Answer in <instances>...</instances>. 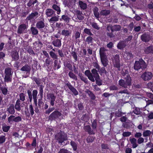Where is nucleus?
Listing matches in <instances>:
<instances>
[{"label":"nucleus","mask_w":153,"mask_h":153,"mask_svg":"<svg viewBox=\"0 0 153 153\" xmlns=\"http://www.w3.org/2000/svg\"><path fill=\"white\" fill-rule=\"evenodd\" d=\"M91 72L89 70H86L85 72V74L88 79L92 82H94L95 80L96 84L99 86L102 85V82L100 80V76L98 73L97 70L95 69L91 70Z\"/></svg>","instance_id":"obj_1"},{"label":"nucleus","mask_w":153,"mask_h":153,"mask_svg":"<svg viewBox=\"0 0 153 153\" xmlns=\"http://www.w3.org/2000/svg\"><path fill=\"white\" fill-rule=\"evenodd\" d=\"M119 85L125 88H128L131 85V79L129 74L125 76L124 79H120L118 81Z\"/></svg>","instance_id":"obj_2"},{"label":"nucleus","mask_w":153,"mask_h":153,"mask_svg":"<svg viewBox=\"0 0 153 153\" xmlns=\"http://www.w3.org/2000/svg\"><path fill=\"white\" fill-rule=\"evenodd\" d=\"M121 28V26L119 25H107L106 29L109 32L107 33V35L110 38L114 37V35L113 34V32L115 31H120Z\"/></svg>","instance_id":"obj_3"},{"label":"nucleus","mask_w":153,"mask_h":153,"mask_svg":"<svg viewBox=\"0 0 153 153\" xmlns=\"http://www.w3.org/2000/svg\"><path fill=\"white\" fill-rule=\"evenodd\" d=\"M67 134L64 132L60 131L55 136V140L59 144H62L64 141L68 139Z\"/></svg>","instance_id":"obj_4"},{"label":"nucleus","mask_w":153,"mask_h":153,"mask_svg":"<svg viewBox=\"0 0 153 153\" xmlns=\"http://www.w3.org/2000/svg\"><path fill=\"white\" fill-rule=\"evenodd\" d=\"M4 72L5 75L4 77L5 82H11L12 81V76L13 73V71L11 68L7 67L5 69Z\"/></svg>","instance_id":"obj_5"},{"label":"nucleus","mask_w":153,"mask_h":153,"mask_svg":"<svg viewBox=\"0 0 153 153\" xmlns=\"http://www.w3.org/2000/svg\"><path fill=\"white\" fill-rule=\"evenodd\" d=\"M146 65L144 61L142 59L139 61H135L134 64V68L135 70L138 71L141 69L143 70L146 68Z\"/></svg>","instance_id":"obj_6"},{"label":"nucleus","mask_w":153,"mask_h":153,"mask_svg":"<svg viewBox=\"0 0 153 153\" xmlns=\"http://www.w3.org/2000/svg\"><path fill=\"white\" fill-rule=\"evenodd\" d=\"M62 115V113L58 110H55L49 116L48 119L51 121L59 119Z\"/></svg>","instance_id":"obj_7"},{"label":"nucleus","mask_w":153,"mask_h":153,"mask_svg":"<svg viewBox=\"0 0 153 153\" xmlns=\"http://www.w3.org/2000/svg\"><path fill=\"white\" fill-rule=\"evenodd\" d=\"M114 59L113 60L114 66L117 68L118 71L120 70V63L119 55L116 54L114 57Z\"/></svg>","instance_id":"obj_8"},{"label":"nucleus","mask_w":153,"mask_h":153,"mask_svg":"<svg viewBox=\"0 0 153 153\" xmlns=\"http://www.w3.org/2000/svg\"><path fill=\"white\" fill-rule=\"evenodd\" d=\"M65 84L75 96H76L78 94V91L69 81H67L65 83Z\"/></svg>","instance_id":"obj_9"},{"label":"nucleus","mask_w":153,"mask_h":153,"mask_svg":"<svg viewBox=\"0 0 153 153\" xmlns=\"http://www.w3.org/2000/svg\"><path fill=\"white\" fill-rule=\"evenodd\" d=\"M32 79L35 82L36 85H37L39 87V92H40V89L42 91H42H43V89L44 87V86L42 85H40L42 83V79L39 78H37L35 77H33Z\"/></svg>","instance_id":"obj_10"},{"label":"nucleus","mask_w":153,"mask_h":153,"mask_svg":"<svg viewBox=\"0 0 153 153\" xmlns=\"http://www.w3.org/2000/svg\"><path fill=\"white\" fill-rule=\"evenodd\" d=\"M27 28V26L25 24H21L18 26L17 33L20 34L25 33Z\"/></svg>","instance_id":"obj_11"},{"label":"nucleus","mask_w":153,"mask_h":153,"mask_svg":"<svg viewBox=\"0 0 153 153\" xmlns=\"http://www.w3.org/2000/svg\"><path fill=\"white\" fill-rule=\"evenodd\" d=\"M152 73L149 72H145L141 76V78L144 81L149 80L152 78Z\"/></svg>","instance_id":"obj_12"},{"label":"nucleus","mask_w":153,"mask_h":153,"mask_svg":"<svg viewBox=\"0 0 153 153\" xmlns=\"http://www.w3.org/2000/svg\"><path fill=\"white\" fill-rule=\"evenodd\" d=\"M39 15L40 14L37 11H35L31 13L29 16H27L26 19V20L27 21H30L34 19H36Z\"/></svg>","instance_id":"obj_13"},{"label":"nucleus","mask_w":153,"mask_h":153,"mask_svg":"<svg viewBox=\"0 0 153 153\" xmlns=\"http://www.w3.org/2000/svg\"><path fill=\"white\" fill-rule=\"evenodd\" d=\"M140 38L143 42H149L151 39L150 35L146 33L142 34Z\"/></svg>","instance_id":"obj_14"},{"label":"nucleus","mask_w":153,"mask_h":153,"mask_svg":"<svg viewBox=\"0 0 153 153\" xmlns=\"http://www.w3.org/2000/svg\"><path fill=\"white\" fill-rule=\"evenodd\" d=\"M39 4V3L37 0H32L29 1L27 4V5L28 7H33L35 4V7L36 8L38 6Z\"/></svg>","instance_id":"obj_15"},{"label":"nucleus","mask_w":153,"mask_h":153,"mask_svg":"<svg viewBox=\"0 0 153 153\" xmlns=\"http://www.w3.org/2000/svg\"><path fill=\"white\" fill-rule=\"evenodd\" d=\"M143 51L146 54H153V45H151L149 46L144 48Z\"/></svg>","instance_id":"obj_16"},{"label":"nucleus","mask_w":153,"mask_h":153,"mask_svg":"<svg viewBox=\"0 0 153 153\" xmlns=\"http://www.w3.org/2000/svg\"><path fill=\"white\" fill-rule=\"evenodd\" d=\"M43 91H42L40 89V92H39V94L38 97L39 96V98L38 99V105L39 107L40 108L42 105L44 103L42 101V100L43 97Z\"/></svg>","instance_id":"obj_17"},{"label":"nucleus","mask_w":153,"mask_h":153,"mask_svg":"<svg viewBox=\"0 0 153 153\" xmlns=\"http://www.w3.org/2000/svg\"><path fill=\"white\" fill-rule=\"evenodd\" d=\"M52 44L56 48H60L62 45L61 39H55L52 42Z\"/></svg>","instance_id":"obj_18"},{"label":"nucleus","mask_w":153,"mask_h":153,"mask_svg":"<svg viewBox=\"0 0 153 153\" xmlns=\"http://www.w3.org/2000/svg\"><path fill=\"white\" fill-rule=\"evenodd\" d=\"M45 65L47 67V68L51 70L53 67V61L50 58L46 59L45 61Z\"/></svg>","instance_id":"obj_19"},{"label":"nucleus","mask_w":153,"mask_h":153,"mask_svg":"<svg viewBox=\"0 0 153 153\" xmlns=\"http://www.w3.org/2000/svg\"><path fill=\"white\" fill-rule=\"evenodd\" d=\"M48 97L50 99V103L51 105L53 106L55 104V101L56 96L53 93H50L48 94Z\"/></svg>","instance_id":"obj_20"},{"label":"nucleus","mask_w":153,"mask_h":153,"mask_svg":"<svg viewBox=\"0 0 153 153\" xmlns=\"http://www.w3.org/2000/svg\"><path fill=\"white\" fill-rule=\"evenodd\" d=\"M11 56L12 58V60L13 61H17L19 58V53L16 50L11 51Z\"/></svg>","instance_id":"obj_21"},{"label":"nucleus","mask_w":153,"mask_h":153,"mask_svg":"<svg viewBox=\"0 0 153 153\" xmlns=\"http://www.w3.org/2000/svg\"><path fill=\"white\" fill-rule=\"evenodd\" d=\"M107 51V50L104 47H101L99 50V54L100 58L107 56L106 53V52Z\"/></svg>","instance_id":"obj_22"},{"label":"nucleus","mask_w":153,"mask_h":153,"mask_svg":"<svg viewBox=\"0 0 153 153\" xmlns=\"http://www.w3.org/2000/svg\"><path fill=\"white\" fill-rule=\"evenodd\" d=\"M45 24L44 19L38 21L36 24V27L39 29L41 30L44 28L45 27Z\"/></svg>","instance_id":"obj_23"},{"label":"nucleus","mask_w":153,"mask_h":153,"mask_svg":"<svg viewBox=\"0 0 153 153\" xmlns=\"http://www.w3.org/2000/svg\"><path fill=\"white\" fill-rule=\"evenodd\" d=\"M61 62H58V59H55L54 61L53 68L54 70H58L61 67Z\"/></svg>","instance_id":"obj_24"},{"label":"nucleus","mask_w":153,"mask_h":153,"mask_svg":"<svg viewBox=\"0 0 153 153\" xmlns=\"http://www.w3.org/2000/svg\"><path fill=\"white\" fill-rule=\"evenodd\" d=\"M101 62L104 67H106L108 65V60L107 56L100 58Z\"/></svg>","instance_id":"obj_25"},{"label":"nucleus","mask_w":153,"mask_h":153,"mask_svg":"<svg viewBox=\"0 0 153 153\" xmlns=\"http://www.w3.org/2000/svg\"><path fill=\"white\" fill-rule=\"evenodd\" d=\"M70 19V17L65 14L62 15L61 18H60L59 20L60 21L63 20L65 22L68 23L69 22Z\"/></svg>","instance_id":"obj_26"},{"label":"nucleus","mask_w":153,"mask_h":153,"mask_svg":"<svg viewBox=\"0 0 153 153\" xmlns=\"http://www.w3.org/2000/svg\"><path fill=\"white\" fill-rule=\"evenodd\" d=\"M79 6L82 10H85L87 8V4L82 1L79 0L78 2Z\"/></svg>","instance_id":"obj_27"},{"label":"nucleus","mask_w":153,"mask_h":153,"mask_svg":"<svg viewBox=\"0 0 153 153\" xmlns=\"http://www.w3.org/2000/svg\"><path fill=\"white\" fill-rule=\"evenodd\" d=\"M7 111L11 114H14L15 113L14 107L13 104H11L8 108L7 109Z\"/></svg>","instance_id":"obj_28"},{"label":"nucleus","mask_w":153,"mask_h":153,"mask_svg":"<svg viewBox=\"0 0 153 153\" xmlns=\"http://www.w3.org/2000/svg\"><path fill=\"white\" fill-rule=\"evenodd\" d=\"M45 14L48 17H51L53 15L55 14V13L54 11L51 9H47L45 11Z\"/></svg>","instance_id":"obj_29"},{"label":"nucleus","mask_w":153,"mask_h":153,"mask_svg":"<svg viewBox=\"0 0 153 153\" xmlns=\"http://www.w3.org/2000/svg\"><path fill=\"white\" fill-rule=\"evenodd\" d=\"M126 46V42L124 41H120L117 44V48L118 49L122 50Z\"/></svg>","instance_id":"obj_30"},{"label":"nucleus","mask_w":153,"mask_h":153,"mask_svg":"<svg viewBox=\"0 0 153 153\" xmlns=\"http://www.w3.org/2000/svg\"><path fill=\"white\" fill-rule=\"evenodd\" d=\"M21 70L26 71L27 73H29L31 70V67L28 65L26 64L21 68Z\"/></svg>","instance_id":"obj_31"},{"label":"nucleus","mask_w":153,"mask_h":153,"mask_svg":"<svg viewBox=\"0 0 153 153\" xmlns=\"http://www.w3.org/2000/svg\"><path fill=\"white\" fill-rule=\"evenodd\" d=\"M85 92L88 94L89 97H90L91 100H95L96 97L92 92L88 89H87L85 91Z\"/></svg>","instance_id":"obj_32"},{"label":"nucleus","mask_w":153,"mask_h":153,"mask_svg":"<svg viewBox=\"0 0 153 153\" xmlns=\"http://www.w3.org/2000/svg\"><path fill=\"white\" fill-rule=\"evenodd\" d=\"M52 8L56 11V13L58 15L60 14L61 10L60 7L58 6L56 4H53L52 6Z\"/></svg>","instance_id":"obj_33"},{"label":"nucleus","mask_w":153,"mask_h":153,"mask_svg":"<svg viewBox=\"0 0 153 153\" xmlns=\"http://www.w3.org/2000/svg\"><path fill=\"white\" fill-rule=\"evenodd\" d=\"M80 119L83 123L87 122L89 120V116L86 114H83L81 117Z\"/></svg>","instance_id":"obj_34"},{"label":"nucleus","mask_w":153,"mask_h":153,"mask_svg":"<svg viewBox=\"0 0 153 153\" xmlns=\"http://www.w3.org/2000/svg\"><path fill=\"white\" fill-rule=\"evenodd\" d=\"M76 49H75V51H72L71 53V55L73 57L74 59V61L76 62L78 60V56L76 52H75V50Z\"/></svg>","instance_id":"obj_35"},{"label":"nucleus","mask_w":153,"mask_h":153,"mask_svg":"<svg viewBox=\"0 0 153 153\" xmlns=\"http://www.w3.org/2000/svg\"><path fill=\"white\" fill-rule=\"evenodd\" d=\"M71 31L69 30H63L61 32V34L65 37H68L71 34Z\"/></svg>","instance_id":"obj_36"},{"label":"nucleus","mask_w":153,"mask_h":153,"mask_svg":"<svg viewBox=\"0 0 153 153\" xmlns=\"http://www.w3.org/2000/svg\"><path fill=\"white\" fill-rule=\"evenodd\" d=\"M98 11V8L97 7H94L93 9V13L95 17L97 19L99 18V14Z\"/></svg>","instance_id":"obj_37"},{"label":"nucleus","mask_w":153,"mask_h":153,"mask_svg":"<svg viewBox=\"0 0 153 153\" xmlns=\"http://www.w3.org/2000/svg\"><path fill=\"white\" fill-rule=\"evenodd\" d=\"M68 75L70 78L76 81L77 80V78L76 76L73 73L72 71L69 72L68 74Z\"/></svg>","instance_id":"obj_38"},{"label":"nucleus","mask_w":153,"mask_h":153,"mask_svg":"<svg viewBox=\"0 0 153 153\" xmlns=\"http://www.w3.org/2000/svg\"><path fill=\"white\" fill-rule=\"evenodd\" d=\"M130 141L132 145L133 148H136L138 146V145L137 144V140L136 139L134 138L130 139Z\"/></svg>","instance_id":"obj_39"},{"label":"nucleus","mask_w":153,"mask_h":153,"mask_svg":"<svg viewBox=\"0 0 153 153\" xmlns=\"http://www.w3.org/2000/svg\"><path fill=\"white\" fill-rule=\"evenodd\" d=\"M81 35L80 33L78 31H76L73 36V38H74L75 40L76 41H78V38L80 37Z\"/></svg>","instance_id":"obj_40"},{"label":"nucleus","mask_w":153,"mask_h":153,"mask_svg":"<svg viewBox=\"0 0 153 153\" xmlns=\"http://www.w3.org/2000/svg\"><path fill=\"white\" fill-rule=\"evenodd\" d=\"M84 129L87 131L89 134H94L92 131L91 130L90 126L89 125H87L84 127Z\"/></svg>","instance_id":"obj_41"},{"label":"nucleus","mask_w":153,"mask_h":153,"mask_svg":"<svg viewBox=\"0 0 153 153\" xmlns=\"http://www.w3.org/2000/svg\"><path fill=\"white\" fill-rule=\"evenodd\" d=\"M110 13V11L109 10H103L100 12V15L101 16H107Z\"/></svg>","instance_id":"obj_42"},{"label":"nucleus","mask_w":153,"mask_h":153,"mask_svg":"<svg viewBox=\"0 0 153 153\" xmlns=\"http://www.w3.org/2000/svg\"><path fill=\"white\" fill-rule=\"evenodd\" d=\"M49 54L52 59L54 60L55 59H58V56L53 51H51L49 52Z\"/></svg>","instance_id":"obj_43"},{"label":"nucleus","mask_w":153,"mask_h":153,"mask_svg":"<svg viewBox=\"0 0 153 153\" xmlns=\"http://www.w3.org/2000/svg\"><path fill=\"white\" fill-rule=\"evenodd\" d=\"M30 30L33 35H36L38 34V31L36 27H31Z\"/></svg>","instance_id":"obj_44"},{"label":"nucleus","mask_w":153,"mask_h":153,"mask_svg":"<svg viewBox=\"0 0 153 153\" xmlns=\"http://www.w3.org/2000/svg\"><path fill=\"white\" fill-rule=\"evenodd\" d=\"M125 113L121 112V109H119L117 111L115 112V116L117 117H120L122 116L123 114H124Z\"/></svg>","instance_id":"obj_45"},{"label":"nucleus","mask_w":153,"mask_h":153,"mask_svg":"<svg viewBox=\"0 0 153 153\" xmlns=\"http://www.w3.org/2000/svg\"><path fill=\"white\" fill-rule=\"evenodd\" d=\"M65 66L67 67L69 70L72 71V65L69 62H66L64 64Z\"/></svg>","instance_id":"obj_46"},{"label":"nucleus","mask_w":153,"mask_h":153,"mask_svg":"<svg viewBox=\"0 0 153 153\" xmlns=\"http://www.w3.org/2000/svg\"><path fill=\"white\" fill-rule=\"evenodd\" d=\"M59 16L57 15L51 17L49 19V21L50 22H57L59 21Z\"/></svg>","instance_id":"obj_47"},{"label":"nucleus","mask_w":153,"mask_h":153,"mask_svg":"<svg viewBox=\"0 0 153 153\" xmlns=\"http://www.w3.org/2000/svg\"><path fill=\"white\" fill-rule=\"evenodd\" d=\"M93 39L91 36H89L87 37L85 41L88 44H89L91 43H93Z\"/></svg>","instance_id":"obj_48"},{"label":"nucleus","mask_w":153,"mask_h":153,"mask_svg":"<svg viewBox=\"0 0 153 153\" xmlns=\"http://www.w3.org/2000/svg\"><path fill=\"white\" fill-rule=\"evenodd\" d=\"M84 32L89 36H93V34L91 32L90 29L85 28L84 30Z\"/></svg>","instance_id":"obj_49"},{"label":"nucleus","mask_w":153,"mask_h":153,"mask_svg":"<svg viewBox=\"0 0 153 153\" xmlns=\"http://www.w3.org/2000/svg\"><path fill=\"white\" fill-rule=\"evenodd\" d=\"M70 144L73 148V150L74 151H76L77 149V144L75 142L72 141L70 142Z\"/></svg>","instance_id":"obj_50"},{"label":"nucleus","mask_w":153,"mask_h":153,"mask_svg":"<svg viewBox=\"0 0 153 153\" xmlns=\"http://www.w3.org/2000/svg\"><path fill=\"white\" fill-rule=\"evenodd\" d=\"M19 100H20V101L23 102L25 100V94H24V93H21L19 94Z\"/></svg>","instance_id":"obj_51"},{"label":"nucleus","mask_w":153,"mask_h":153,"mask_svg":"<svg viewBox=\"0 0 153 153\" xmlns=\"http://www.w3.org/2000/svg\"><path fill=\"white\" fill-rule=\"evenodd\" d=\"M95 138V137L92 136H88L86 139L87 143L92 142Z\"/></svg>","instance_id":"obj_52"},{"label":"nucleus","mask_w":153,"mask_h":153,"mask_svg":"<svg viewBox=\"0 0 153 153\" xmlns=\"http://www.w3.org/2000/svg\"><path fill=\"white\" fill-rule=\"evenodd\" d=\"M54 109L55 108L54 107H51L50 106L49 108L45 111V114H46L49 115L51 112L54 110Z\"/></svg>","instance_id":"obj_53"},{"label":"nucleus","mask_w":153,"mask_h":153,"mask_svg":"<svg viewBox=\"0 0 153 153\" xmlns=\"http://www.w3.org/2000/svg\"><path fill=\"white\" fill-rule=\"evenodd\" d=\"M99 72L100 73V75H102V74H106L107 73V71L105 69V67H103L101 68H100L99 69Z\"/></svg>","instance_id":"obj_54"},{"label":"nucleus","mask_w":153,"mask_h":153,"mask_svg":"<svg viewBox=\"0 0 153 153\" xmlns=\"http://www.w3.org/2000/svg\"><path fill=\"white\" fill-rule=\"evenodd\" d=\"M68 0H65L63 1L62 4L65 7H67L69 8H70V5Z\"/></svg>","instance_id":"obj_55"},{"label":"nucleus","mask_w":153,"mask_h":153,"mask_svg":"<svg viewBox=\"0 0 153 153\" xmlns=\"http://www.w3.org/2000/svg\"><path fill=\"white\" fill-rule=\"evenodd\" d=\"M58 153H72L71 152L67 149H61Z\"/></svg>","instance_id":"obj_56"},{"label":"nucleus","mask_w":153,"mask_h":153,"mask_svg":"<svg viewBox=\"0 0 153 153\" xmlns=\"http://www.w3.org/2000/svg\"><path fill=\"white\" fill-rule=\"evenodd\" d=\"M134 113L136 115L141 114V112L140 109L139 108L136 107L133 111Z\"/></svg>","instance_id":"obj_57"},{"label":"nucleus","mask_w":153,"mask_h":153,"mask_svg":"<svg viewBox=\"0 0 153 153\" xmlns=\"http://www.w3.org/2000/svg\"><path fill=\"white\" fill-rule=\"evenodd\" d=\"M70 8H72L75 6L76 4V0H68Z\"/></svg>","instance_id":"obj_58"},{"label":"nucleus","mask_w":153,"mask_h":153,"mask_svg":"<svg viewBox=\"0 0 153 153\" xmlns=\"http://www.w3.org/2000/svg\"><path fill=\"white\" fill-rule=\"evenodd\" d=\"M109 88L110 91H117L118 89V87L114 85L110 86Z\"/></svg>","instance_id":"obj_59"},{"label":"nucleus","mask_w":153,"mask_h":153,"mask_svg":"<svg viewBox=\"0 0 153 153\" xmlns=\"http://www.w3.org/2000/svg\"><path fill=\"white\" fill-rule=\"evenodd\" d=\"M91 25L92 27L96 29L99 30L100 29V27L96 23L93 22Z\"/></svg>","instance_id":"obj_60"},{"label":"nucleus","mask_w":153,"mask_h":153,"mask_svg":"<svg viewBox=\"0 0 153 153\" xmlns=\"http://www.w3.org/2000/svg\"><path fill=\"white\" fill-rule=\"evenodd\" d=\"M27 51L30 55L34 56L35 54L32 48L30 47L28 48Z\"/></svg>","instance_id":"obj_61"},{"label":"nucleus","mask_w":153,"mask_h":153,"mask_svg":"<svg viewBox=\"0 0 153 153\" xmlns=\"http://www.w3.org/2000/svg\"><path fill=\"white\" fill-rule=\"evenodd\" d=\"M29 110L31 115V116H33L34 114V113L33 105L31 104L29 105Z\"/></svg>","instance_id":"obj_62"},{"label":"nucleus","mask_w":153,"mask_h":153,"mask_svg":"<svg viewBox=\"0 0 153 153\" xmlns=\"http://www.w3.org/2000/svg\"><path fill=\"white\" fill-rule=\"evenodd\" d=\"M1 90L3 94L6 95L7 94L8 90L7 88L6 87H2L1 88Z\"/></svg>","instance_id":"obj_63"},{"label":"nucleus","mask_w":153,"mask_h":153,"mask_svg":"<svg viewBox=\"0 0 153 153\" xmlns=\"http://www.w3.org/2000/svg\"><path fill=\"white\" fill-rule=\"evenodd\" d=\"M80 79L81 80L83 81L84 83H88V79L86 77L84 76V75L80 77Z\"/></svg>","instance_id":"obj_64"}]
</instances>
